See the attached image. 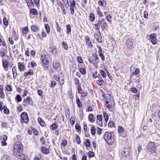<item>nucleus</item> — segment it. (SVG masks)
Instances as JSON below:
<instances>
[{"label": "nucleus", "instance_id": "1", "mask_svg": "<svg viewBox=\"0 0 160 160\" xmlns=\"http://www.w3.org/2000/svg\"><path fill=\"white\" fill-rule=\"evenodd\" d=\"M13 153L16 157L23 154L22 146V144L19 143H15L13 146Z\"/></svg>", "mask_w": 160, "mask_h": 160}, {"label": "nucleus", "instance_id": "2", "mask_svg": "<svg viewBox=\"0 0 160 160\" xmlns=\"http://www.w3.org/2000/svg\"><path fill=\"white\" fill-rule=\"evenodd\" d=\"M103 138L106 142L109 145H112L114 142V136L113 132H106L104 135Z\"/></svg>", "mask_w": 160, "mask_h": 160}, {"label": "nucleus", "instance_id": "3", "mask_svg": "<svg viewBox=\"0 0 160 160\" xmlns=\"http://www.w3.org/2000/svg\"><path fill=\"white\" fill-rule=\"evenodd\" d=\"M104 19H99L98 21L97 20H96L95 21L96 23L93 24V25H94L95 26V27H93V28L95 30H97L99 33L98 35V38H99L100 36H101V33L99 31V28L100 27H101Z\"/></svg>", "mask_w": 160, "mask_h": 160}, {"label": "nucleus", "instance_id": "4", "mask_svg": "<svg viewBox=\"0 0 160 160\" xmlns=\"http://www.w3.org/2000/svg\"><path fill=\"white\" fill-rule=\"evenodd\" d=\"M147 150L151 154H152L155 153L156 146L154 142L150 141L147 145Z\"/></svg>", "mask_w": 160, "mask_h": 160}, {"label": "nucleus", "instance_id": "5", "mask_svg": "<svg viewBox=\"0 0 160 160\" xmlns=\"http://www.w3.org/2000/svg\"><path fill=\"white\" fill-rule=\"evenodd\" d=\"M21 118V122L22 123V121L25 123H27L28 122L29 118L28 114L26 112H24L21 113L20 115Z\"/></svg>", "mask_w": 160, "mask_h": 160}, {"label": "nucleus", "instance_id": "6", "mask_svg": "<svg viewBox=\"0 0 160 160\" xmlns=\"http://www.w3.org/2000/svg\"><path fill=\"white\" fill-rule=\"evenodd\" d=\"M130 151L131 148L126 147L122 149L121 152V155L123 157H126L128 155Z\"/></svg>", "mask_w": 160, "mask_h": 160}, {"label": "nucleus", "instance_id": "7", "mask_svg": "<svg viewBox=\"0 0 160 160\" xmlns=\"http://www.w3.org/2000/svg\"><path fill=\"white\" fill-rule=\"evenodd\" d=\"M32 103L31 98L28 97L23 101V106L24 107H27L28 105H31Z\"/></svg>", "mask_w": 160, "mask_h": 160}, {"label": "nucleus", "instance_id": "8", "mask_svg": "<svg viewBox=\"0 0 160 160\" xmlns=\"http://www.w3.org/2000/svg\"><path fill=\"white\" fill-rule=\"evenodd\" d=\"M92 56L93 57L92 62L93 64H97L99 63V58L98 55L96 53H92Z\"/></svg>", "mask_w": 160, "mask_h": 160}, {"label": "nucleus", "instance_id": "9", "mask_svg": "<svg viewBox=\"0 0 160 160\" xmlns=\"http://www.w3.org/2000/svg\"><path fill=\"white\" fill-rule=\"evenodd\" d=\"M150 38L151 39V42L153 44H155L157 43L156 41V35L155 33H152L150 35Z\"/></svg>", "mask_w": 160, "mask_h": 160}, {"label": "nucleus", "instance_id": "10", "mask_svg": "<svg viewBox=\"0 0 160 160\" xmlns=\"http://www.w3.org/2000/svg\"><path fill=\"white\" fill-rule=\"evenodd\" d=\"M78 92L81 94V96L82 97H84L86 96L87 94V92L82 90L81 87L80 86L78 87Z\"/></svg>", "mask_w": 160, "mask_h": 160}, {"label": "nucleus", "instance_id": "11", "mask_svg": "<svg viewBox=\"0 0 160 160\" xmlns=\"http://www.w3.org/2000/svg\"><path fill=\"white\" fill-rule=\"evenodd\" d=\"M85 40L86 42V44L89 47L91 48L92 47L93 45L91 42L90 39L88 36H86L85 37Z\"/></svg>", "mask_w": 160, "mask_h": 160}, {"label": "nucleus", "instance_id": "12", "mask_svg": "<svg viewBox=\"0 0 160 160\" xmlns=\"http://www.w3.org/2000/svg\"><path fill=\"white\" fill-rule=\"evenodd\" d=\"M53 67L56 70L60 68L61 67V64L60 63L57 61H54L53 63Z\"/></svg>", "mask_w": 160, "mask_h": 160}, {"label": "nucleus", "instance_id": "13", "mask_svg": "<svg viewBox=\"0 0 160 160\" xmlns=\"http://www.w3.org/2000/svg\"><path fill=\"white\" fill-rule=\"evenodd\" d=\"M2 65L3 68L4 69V70L6 71H7L5 69L7 68L9 64L8 61L6 60H4L3 59L2 60Z\"/></svg>", "mask_w": 160, "mask_h": 160}, {"label": "nucleus", "instance_id": "14", "mask_svg": "<svg viewBox=\"0 0 160 160\" xmlns=\"http://www.w3.org/2000/svg\"><path fill=\"white\" fill-rule=\"evenodd\" d=\"M18 65L19 70L20 72H23L25 71V66L24 65L22 64L20 62H19L18 63Z\"/></svg>", "mask_w": 160, "mask_h": 160}, {"label": "nucleus", "instance_id": "15", "mask_svg": "<svg viewBox=\"0 0 160 160\" xmlns=\"http://www.w3.org/2000/svg\"><path fill=\"white\" fill-rule=\"evenodd\" d=\"M12 72L13 75V78L14 79H15L17 75V73L16 71V67L15 66L12 68Z\"/></svg>", "mask_w": 160, "mask_h": 160}, {"label": "nucleus", "instance_id": "16", "mask_svg": "<svg viewBox=\"0 0 160 160\" xmlns=\"http://www.w3.org/2000/svg\"><path fill=\"white\" fill-rule=\"evenodd\" d=\"M41 151L43 153L45 154H47L49 153V149L48 148H45L44 147L41 148Z\"/></svg>", "mask_w": 160, "mask_h": 160}, {"label": "nucleus", "instance_id": "17", "mask_svg": "<svg viewBox=\"0 0 160 160\" xmlns=\"http://www.w3.org/2000/svg\"><path fill=\"white\" fill-rule=\"evenodd\" d=\"M38 120L40 125L42 127H44L46 125L45 123L43 120L41 118H38Z\"/></svg>", "mask_w": 160, "mask_h": 160}, {"label": "nucleus", "instance_id": "18", "mask_svg": "<svg viewBox=\"0 0 160 160\" xmlns=\"http://www.w3.org/2000/svg\"><path fill=\"white\" fill-rule=\"evenodd\" d=\"M79 70L80 72L82 75H84L86 73L85 68L79 67Z\"/></svg>", "mask_w": 160, "mask_h": 160}, {"label": "nucleus", "instance_id": "19", "mask_svg": "<svg viewBox=\"0 0 160 160\" xmlns=\"http://www.w3.org/2000/svg\"><path fill=\"white\" fill-rule=\"evenodd\" d=\"M26 2H27L28 6L29 7H30L31 8L34 7V4L32 0H26Z\"/></svg>", "mask_w": 160, "mask_h": 160}, {"label": "nucleus", "instance_id": "20", "mask_svg": "<svg viewBox=\"0 0 160 160\" xmlns=\"http://www.w3.org/2000/svg\"><path fill=\"white\" fill-rule=\"evenodd\" d=\"M17 157L20 160H28L27 157L25 156L24 154H22Z\"/></svg>", "mask_w": 160, "mask_h": 160}, {"label": "nucleus", "instance_id": "21", "mask_svg": "<svg viewBox=\"0 0 160 160\" xmlns=\"http://www.w3.org/2000/svg\"><path fill=\"white\" fill-rule=\"evenodd\" d=\"M33 74V72L32 70L30 69L28 72H25L23 74V76L27 77L29 75H32Z\"/></svg>", "mask_w": 160, "mask_h": 160}, {"label": "nucleus", "instance_id": "22", "mask_svg": "<svg viewBox=\"0 0 160 160\" xmlns=\"http://www.w3.org/2000/svg\"><path fill=\"white\" fill-rule=\"evenodd\" d=\"M89 121L91 122H94V115L92 114H89L88 117Z\"/></svg>", "mask_w": 160, "mask_h": 160}, {"label": "nucleus", "instance_id": "23", "mask_svg": "<svg viewBox=\"0 0 160 160\" xmlns=\"http://www.w3.org/2000/svg\"><path fill=\"white\" fill-rule=\"evenodd\" d=\"M108 28V25L106 22L105 19L103 21V22L102 23V24L101 26V28L102 29V31H104L107 28Z\"/></svg>", "mask_w": 160, "mask_h": 160}, {"label": "nucleus", "instance_id": "24", "mask_svg": "<svg viewBox=\"0 0 160 160\" xmlns=\"http://www.w3.org/2000/svg\"><path fill=\"white\" fill-rule=\"evenodd\" d=\"M50 51L53 54H57V48L55 47H52L50 48Z\"/></svg>", "mask_w": 160, "mask_h": 160}, {"label": "nucleus", "instance_id": "25", "mask_svg": "<svg viewBox=\"0 0 160 160\" xmlns=\"http://www.w3.org/2000/svg\"><path fill=\"white\" fill-rule=\"evenodd\" d=\"M31 30L34 32H36L39 30L38 28L35 25L31 26Z\"/></svg>", "mask_w": 160, "mask_h": 160}, {"label": "nucleus", "instance_id": "26", "mask_svg": "<svg viewBox=\"0 0 160 160\" xmlns=\"http://www.w3.org/2000/svg\"><path fill=\"white\" fill-rule=\"evenodd\" d=\"M58 124L55 123H54L50 126V129L52 130H54L58 128Z\"/></svg>", "mask_w": 160, "mask_h": 160}, {"label": "nucleus", "instance_id": "27", "mask_svg": "<svg viewBox=\"0 0 160 160\" xmlns=\"http://www.w3.org/2000/svg\"><path fill=\"white\" fill-rule=\"evenodd\" d=\"M3 112L5 114H9L10 113L9 109L7 108V107L4 106L3 107Z\"/></svg>", "mask_w": 160, "mask_h": 160}, {"label": "nucleus", "instance_id": "28", "mask_svg": "<svg viewBox=\"0 0 160 160\" xmlns=\"http://www.w3.org/2000/svg\"><path fill=\"white\" fill-rule=\"evenodd\" d=\"M89 18L90 20L92 22H93L94 21L95 19L94 14L93 13H91L90 14L89 16Z\"/></svg>", "mask_w": 160, "mask_h": 160}, {"label": "nucleus", "instance_id": "29", "mask_svg": "<svg viewBox=\"0 0 160 160\" xmlns=\"http://www.w3.org/2000/svg\"><path fill=\"white\" fill-rule=\"evenodd\" d=\"M69 2L70 7L75 8L76 2L74 0H73L72 1L71 0H70Z\"/></svg>", "mask_w": 160, "mask_h": 160}, {"label": "nucleus", "instance_id": "30", "mask_svg": "<svg viewBox=\"0 0 160 160\" xmlns=\"http://www.w3.org/2000/svg\"><path fill=\"white\" fill-rule=\"evenodd\" d=\"M76 100L78 107L79 108L81 107H82V102L79 98H77Z\"/></svg>", "mask_w": 160, "mask_h": 160}, {"label": "nucleus", "instance_id": "31", "mask_svg": "<svg viewBox=\"0 0 160 160\" xmlns=\"http://www.w3.org/2000/svg\"><path fill=\"white\" fill-rule=\"evenodd\" d=\"M60 6L62 11L63 13L64 14H66V12L65 9H64V6L62 2H60Z\"/></svg>", "mask_w": 160, "mask_h": 160}, {"label": "nucleus", "instance_id": "32", "mask_svg": "<svg viewBox=\"0 0 160 160\" xmlns=\"http://www.w3.org/2000/svg\"><path fill=\"white\" fill-rule=\"evenodd\" d=\"M1 160H10V158L8 155H4L2 156Z\"/></svg>", "mask_w": 160, "mask_h": 160}, {"label": "nucleus", "instance_id": "33", "mask_svg": "<svg viewBox=\"0 0 160 160\" xmlns=\"http://www.w3.org/2000/svg\"><path fill=\"white\" fill-rule=\"evenodd\" d=\"M66 33L67 34H69L71 32V26L69 24H68L66 25Z\"/></svg>", "mask_w": 160, "mask_h": 160}, {"label": "nucleus", "instance_id": "34", "mask_svg": "<svg viewBox=\"0 0 160 160\" xmlns=\"http://www.w3.org/2000/svg\"><path fill=\"white\" fill-rule=\"evenodd\" d=\"M30 13L33 15H37L38 14L37 10L35 8L31 9L30 11Z\"/></svg>", "mask_w": 160, "mask_h": 160}, {"label": "nucleus", "instance_id": "35", "mask_svg": "<svg viewBox=\"0 0 160 160\" xmlns=\"http://www.w3.org/2000/svg\"><path fill=\"white\" fill-rule=\"evenodd\" d=\"M97 82L99 86H101L103 85L104 82L102 79H101L97 81Z\"/></svg>", "mask_w": 160, "mask_h": 160}, {"label": "nucleus", "instance_id": "36", "mask_svg": "<svg viewBox=\"0 0 160 160\" xmlns=\"http://www.w3.org/2000/svg\"><path fill=\"white\" fill-rule=\"evenodd\" d=\"M105 105L108 108H111L112 106V102L110 101H106Z\"/></svg>", "mask_w": 160, "mask_h": 160}, {"label": "nucleus", "instance_id": "37", "mask_svg": "<svg viewBox=\"0 0 160 160\" xmlns=\"http://www.w3.org/2000/svg\"><path fill=\"white\" fill-rule=\"evenodd\" d=\"M62 47H63V48H64V49L65 50H67L68 49V44L66 42H65L64 41H63L62 42Z\"/></svg>", "mask_w": 160, "mask_h": 160}, {"label": "nucleus", "instance_id": "38", "mask_svg": "<svg viewBox=\"0 0 160 160\" xmlns=\"http://www.w3.org/2000/svg\"><path fill=\"white\" fill-rule=\"evenodd\" d=\"M1 50L2 51L0 52V56L2 58L5 56L6 53L4 52V51H5V49L4 48H2L1 49Z\"/></svg>", "mask_w": 160, "mask_h": 160}, {"label": "nucleus", "instance_id": "39", "mask_svg": "<svg viewBox=\"0 0 160 160\" xmlns=\"http://www.w3.org/2000/svg\"><path fill=\"white\" fill-rule=\"evenodd\" d=\"M85 141L86 147L87 148L90 147L91 145L90 140L88 139H86Z\"/></svg>", "mask_w": 160, "mask_h": 160}, {"label": "nucleus", "instance_id": "40", "mask_svg": "<svg viewBox=\"0 0 160 160\" xmlns=\"http://www.w3.org/2000/svg\"><path fill=\"white\" fill-rule=\"evenodd\" d=\"M103 116L105 121L107 122L108 120L109 117L108 115L106 113L104 112L103 113Z\"/></svg>", "mask_w": 160, "mask_h": 160}, {"label": "nucleus", "instance_id": "41", "mask_svg": "<svg viewBox=\"0 0 160 160\" xmlns=\"http://www.w3.org/2000/svg\"><path fill=\"white\" fill-rule=\"evenodd\" d=\"M75 128L77 132H81V127L78 124L76 123V124Z\"/></svg>", "mask_w": 160, "mask_h": 160}, {"label": "nucleus", "instance_id": "42", "mask_svg": "<svg viewBox=\"0 0 160 160\" xmlns=\"http://www.w3.org/2000/svg\"><path fill=\"white\" fill-rule=\"evenodd\" d=\"M45 29L46 30L47 32L49 34L50 32V27L49 25L47 24H45L44 25Z\"/></svg>", "mask_w": 160, "mask_h": 160}, {"label": "nucleus", "instance_id": "43", "mask_svg": "<svg viewBox=\"0 0 160 160\" xmlns=\"http://www.w3.org/2000/svg\"><path fill=\"white\" fill-rule=\"evenodd\" d=\"M15 100H17L18 102H19L22 101V98L20 95L18 94L15 97Z\"/></svg>", "mask_w": 160, "mask_h": 160}, {"label": "nucleus", "instance_id": "44", "mask_svg": "<svg viewBox=\"0 0 160 160\" xmlns=\"http://www.w3.org/2000/svg\"><path fill=\"white\" fill-rule=\"evenodd\" d=\"M96 129L94 127H92L91 128V134L93 135H94L96 133Z\"/></svg>", "mask_w": 160, "mask_h": 160}, {"label": "nucleus", "instance_id": "45", "mask_svg": "<svg viewBox=\"0 0 160 160\" xmlns=\"http://www.w3.org/2000/svg\"><path fill=\"white\" fill-rule=\"evenodd\" d=\"M100 73L102 77L103 78H105L106 76V72L103 70H100Z\"/></svg>", "mask_w": 160, "mask_h": 160}, {"label": "nucleus", "instance_id": "46", "mask_svg": "<svg viewBox=\"0 0 160 160\" xmlns=\"http://www.w3.org/2000/svg\"><path fill=\"white\" fill-rule=\"evenodd\" d=\"M75 139L77 143L78 144H80L81 143L80 138L78 135H76Z\"/></svg>", "mask_w": 160, "mask_h": 160}, {"label": "nucleus", "instance_id": "47", "mask_svg": "<svg viewBox=\"0 0 160 160\" xmlns=\"http://www.w3.org/2000/svg\"><path fill=\"white\" fill-rule=\"evenodd\" d=\"M5 90L8 91L9 92H11L12 91V89L11 86L7 85L5 87Z\"/></svg>", "mask_w": 160, "mask_h": 160}, {"label": "nucleus", "instance_id": "48", "mask_svg": "<svg viewBox=\"0 0 160 160\" xmlns=\"http://www.w3.org/2000/svg\"><path fill=\"white\" fill-rule=\"evenodd\" d=\"M139 72V70L138 68H136L134 71L133 72L132 74V76L134 75H137Z\"/></svg>", "mask_w": 160, "mask_h": 160}, {"label": "nucleus", "instance_id": "49", "mask_svg": "<svg viewBox=\"0 0 160 160\" xmlns=\"http://www.w3.org/2000/svg\"><path fill=\"white\" fill-rule=\"evenodd\" d=\"M3 22L5 26H7L8 25V21L6 18H4L3 20Z\"/></svg>", "mask_w": 160, "mask_h": 160}, {"label": "nucleus", "instance_id": "50", "mask_svg": "<svg viewBox=\"0 0 160 160\" xmlns=\"http://www.w3.org/2000/svg\"><path fill=\"white\" fill-rule=\"evenodd\" d=\"M99 7H98L97 10V14L99 16V17H102L103 16L102 13V12L99 10Z\"/></svg>", "mask_w": 160, "mask_h": 160}, {"label": "nucleus", "instance_id": "51", "mask_svg": "<svg viewBox=\"0 0 160 160\" xmlns=\"http://www.w3.org/2000/svg\"><path fill=\"white\" fill-rule=\"evenodd\" d=\"M88 157L89 158H92L94 157V153L93 152L89 151L88 152Z\"/></svg>", "mask_w": 160, "mask_h": 160}, {"label": "nucleus", "instance_id": "52", "mask_svg": "<svg viewBox=\"0 0 160 160\" xmlns=\"http://www.w3.org/2000/svg\"><path fill=\"white\" fill-rule=\"evenodd\" d=\"M42 62L43 63V64L44 66L48 65H49V62L47 58L45 59L44 61L43 62Z\"/></svg>", "mask_w": 160, "mask_h": 160}, {"label": "nucleus", "instance_id": "53", "mask_svg": "<svg viewBox=\"0 0 160 160\" xmlns=\"http://www.w3.org/2000/svg\"><path fill=\"white\" fill-rule=\"evenodd\" d=\"M98 4L99 5L102 6H104L106 5V3L105 2L103 1V2H102L101 1H99L98 2Z\"/></svg>", "mask_w": 160, "mask_h": 160}, {"label": "nucleus", "instance_id": "54", "mask_svg": "<svg viewBox=\"0 0 160 160\" xmlns=\"http://www.w3.org/2000/svg\"><path fill=\"white\" fill-rule=\"evenodd\" d=\"M28 31V27H25L22 29V32L23 33L26 34Z\"/></svg>", "mask_w": 160, "mask_h": 160}, {"label": "nucleus", "instance_id": "55", "mask_svg": "<svg viewBox=\"0 0 160 160\" xmlns=\"http://www.w3.org/2000/svg\"><path fill=\"white\" fill-rule=\"evenodd\" d=\"M56 82L54 81H51V84H50V87L51 88H53L56 85Z\"/></svg>", "mask_w": 160, "mask_h": 160}, {"label": "nucleus", "instance_id": "56", "mask_svg": "<svg viewBox=\"0 0 160 160\" xmlns=\"http://www.w3.org/2000/svg\"><path fill=\"white\" fill-rule=\"evenodd\" d=\"M118 132L119 133H121L124 131L123 128L122 126H119L118 127Z\"/></svg>", "mask_w": 160, "mask_h": 160}, {"label": "nucleus", "instance_id": "57", "mask_svg": "<svg viewBox=\"0 0 160 160\" xmlns=\"http://www.w3.org/2000/svg\"><path fill=\"white\" fill-rule=\"evenodd\" d=\"M77 60L79 63H82L83 62V60L81 56H78L77 58Z\"/></svg>", "mask_w": 160, "mask_h": 160}, {"label": "nucleus", "instance_id": "58", "mask_svg": "<svg viewBox=\"0 0 160 160\" xmlns=\"http://www.w3.org/2000/svg\"><path fill=\"white\" fill-rule=\"evenodd\" d=\"M98 54H99V56L100 57L101 59H102V60L103 61H104L105 60V57H104V56L103 55L102 52H99Z\"/></svg>", "mask_w": 160, "mask_h": 160}, {"label": "nucleus", "instance_id": "59", "mask_svg": "<svg viewBox=\"0 0 160 160\" xmlns=\"http://www.w3.org/2000/svg\"><path fill=\"white\" fill-rule=\"evenodd\" d=\"M108 127H109L112 128L114 126V123L112 122L109 121L108 124Z\"/></svg>", "mask_w": 160, "mask_h": 160}, {"label": "nucleus", "instance_id": "60", "mask_svg": "<svg viewBox=\"0 0 160 160\" xmlns=\"http://www.w3.org/2000/svg\"><path fill=\"white\" fill-rule=\"evenodd\" d=\"M75 118H73L71 117L70 119V122L72 125L74 124L75 122Z\"/></svg>", "mask_w": 160, "mask_h": 160}, {"label": "nucleus", "instance_id": "61", "mask_svg": "<svg viewBox=\"0 0 160 160\" xmlns=\"http://www.w3.org/2000/svg\"><path fill=\"white\" fill-rule=\"evenodd\" d=\"M97 119L99 121H102V115L98 114L97 115Z\"/></svg>", "mask_w": 160, "mask_h": 160}, {"label": "nucleus", "instance_id": "62", "mask_svg": "<svg viewBox=\"0 0 160 160\" xmlns=\"http://www.w3.org/2000/svg\"><path fill=\"white\" fill-rule=\"evenodd\" d=\"M130 91L133 93H136L137 92V89L135 88H132L130 89Z\"/></svg>", "mask_w": 160, "mask_h": 160}, {"label": "nucleus", "instance_id": "63", "mask_svg": "<svg viewBox=\"0 0 160 160\" xmlns=\"http://www.w3.org/2000/svg\"><path fill=\"white\" fill-rule=\"evenodd\" d=\"M67 140H63L62 141V142L61 143V144L63 146H65L67 145Z\"/></svg>", "mask_w": 160, "mask_h": 160}, {"label": "nucleus", "instance_id": "64", "mask_svg": "<svg viewBox=\"0 0 160 160\" xmlns=\"http://www.w3.org/2000/svg\"><path fill=\"white\" fill-rule=\"evenodd\" d=\"M70 13L72 15H73L74 13V8H75L70 7Z\"/></svg>", "mask_w": 160, "mask_h": 160}]
</instances>
